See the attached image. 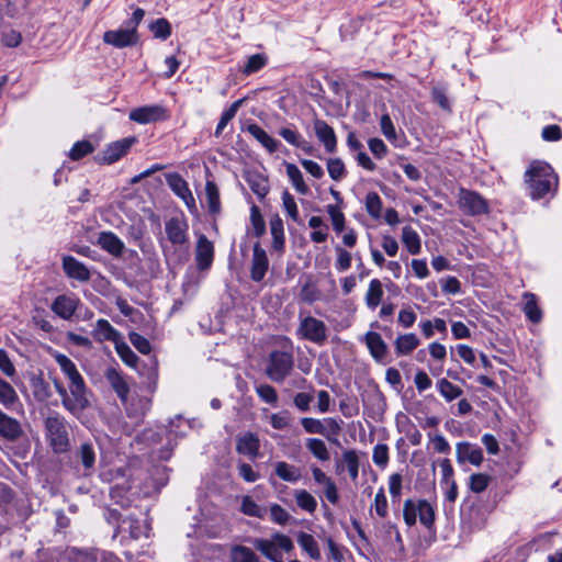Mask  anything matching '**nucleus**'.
I'll return each mask as SVG.
<instances>
[{
    "instance_id": "obj_1",
    "label": "nucleus",
    "mask_w": 562,
    "mask_h": 562,
    "mask_svg": "<svg viewBox=\"0 0 562 562\" xmlns=\"http://www.w3.org/2000/svg\"><path fill=\"white\" fill-rule=\"evenodd\" d=\"M53 358L67 379V385L55 379V390L60 396L64 408L78 417L90 406L89 389L76 363L70 358L60 352H55Z\"/></svg>"
},
{
    "instance_id": "obj_2",
    "label": "nucleus",
    "mask_w": 562,
    "mask_h": 562,
    "mask_svg": "<svg viewBox=\"0 0 562 562\" xmlns=\"http://www.w3.org/2000/svg\"><path fill=\"white\" fill-rule=\"evenodd\" d=\"M525 183L533 200L543 198L558 186V177L551 166L541 160L530 162L524 175Z\"/></svg>"
},
{
    "instance_id": "obj_3",
    "label": "nucleus",
    "mask_w": 562,
    "mask_h": 562,
    "mask_svg": "<svg viewBox=\"0 0 562 562\" xmlns=\"http://www.w3.org/2000/svg\"><path fill=\"white\" fill-rule=\"evenodd\" d=\"M105 378L120 397L121 402L126 406L130 414L143 416L149 411L150 400L147 397L138 398L137 406L135 405L134 400L131 402L128 401L130 386L122 373L115 369H108Z\"/></svg>"
},
{
    "instance_id": "obj_4",
    "label": "nucleus",
    "mask_w": 562,
    "mask_h": 562,
    "mask_svg": "<svg viewBox=\"0 0 562 562\" xmlns=\"http://www.w3.org/2000/svg\"><path fill=\"white\" fill-rule=\"evenodd\" d=\"M252 544L271 562H284L282 551L290 553L294 549L291 538L281 532H274L270 539H254Z\"/></svg>"
},
{
    "instance_id": "obj_5",
    "label": "nucleus",
    "mask_w": 562,
    "mask_h": 562,
    "mask_svg": "<svg viewBox=\"0 0 562 562\" xmlns=\"http://www.w3.org/2000/svg\"><path fill=\"white\" fill-rule=\"evenodd\" d=\"M46 438L49 446L56 453L66 452L69 448V435L67 422L59 414L55 413L45 419Z\"/></svg>"
},
{
    "instance_id": "obj_6",
    "label": "nucleus",
    "mask_w": 562,
    "mask_h": 562,
    "mask_svg": "<svg viewBox=\"0 0 562 562\" xmlns=\"http://www.w3.org/2000/svg\"><path fill=\"white\" fill-rule=\"evenodd\" d=\"M294 359L292 352L274 350L269 355L266 374L277 383L283 382L292 372Z\"/></svg>"
},
{
    "instance_id": "obj_7",
    "label": "nucleus",
    "mask_w": 562,
    "mask_h": 562,
    "mask_svg": "<svg viewBox=\"0 0 562 562\" xmlns=\"http://www.w3.org/2000/svg\"><path fill=\"white\" fill-rule=\"evenodd\" d=\"M297 335L302 339H306L322 346L327 339V327L321 319H317L313 316H302L300 314Z\"/></svg>"
},
{
    "instance_id": "obj_8",
    "label": "nucleus",
    "mask_w": 562,
    "mask_h": 562,
    "mask_svg": "<svg viewBox=\"0 0 562 562\" xmlns=\"http://www.w3.org/2000/svg\"><path fill=\"white\" fill-rule=\"evenodd\" d=\"M458 204L462 212L472 216L483 215L490 212L487 200L477 192L467 189L459 190Z\"/></svg>"
},
{
    "instance_id": "obj_9",
    "label": "nucleus",
    "mask_w": 562,
    "mask_h": 562,
    "mask_svg": "<svg viewBox=\"0 0 562 562\" xmlns=\"http://www.w3.org/2000/svg\"><path fill=\"white\" fill-rule=\"evenodd\" d=\"M135 143L136 138L133 136L113 142L98 155L97 159L101 164L111 165L125 156Z\"/></svg>"
},
{
    "instance_id": "obj_10",
    "label": "nucleus",
    "mask_w": 562,
    "mask_h": 562,
    "mask_svg": "<svg viewBox=\"0 0 562 562\" xmlns=\"http://www.w3.org/2000/svg\"><path fill=\"white\" fill-rule=\"evenodd\" d=\"M103 42L115 48H125L137 44L138 33L128 26L124 29L110 30L103 34Z\"/></svg>"
},
{
    "instance_id": "obj_11",
    "label": "nucleus",
    "mask_w": 562,
    "mask_h": 562,
    "mask_svg": "<svg viewBox=\"0 0 562 562\" xmlns=\"http://www.w3.org/2000/svg\"><path fill=\"white\" fill-rule=\"evenodd\" d=\"M130 120L138 124H149L166 117V110L158 104L135 108L130 112Z\"/></svg>"
},
{
    "instance_id": "obj_12",
    "label": "nucleus",
    "mask_w": 562,
    "mask_h": 562,
    "mask_svg": "<svg viewBox=\"0 0 562 562\" xmlns=\"http://www.w3.org/2000/svg\"><path fill=\"white\" fill-rule=\"evenodd\" d=\"M269 269V259L266 250L260 246L259 243L254 245L252 258L250 265V278L255 282L263 280Z\"/></svg>"
},
{
    "instance_id": "obj_13",
    "label": "nucleus",
    "mask_w": 562,
    "mask_h": 562,
    "mask_svg": "<svg viewBox=\"0 0 562 562\" xmlns=\"http://www.w3.org/2000/svg\"><path fill=\"white\" fill-rule=\"evenodd\" d=\"M301 424L307 434H317V435L326 436L327 438H328L327 427L330 429V431L334 435H338V432L340 430L339 424L334 418H326L324 422H322L316 418L304 417L301 419Z\"/></svg>"
},
{
    "instance_id": "obj_14",
    "label": "nucleus",
    "mask_w": 562,
    "mask_h": 562,
    "mask_svg": "<svg viewBox=\"0 0 562 562\" xmlns=\"http://www.w3.org/2000/svg\"><path fill=\"white\" fill-rule=\"evenodd\" d=\"M167 183L172 192L178 195L189 209L195 207V200L187 181L178 173L167 175Z\"/></svg>"
},
{
    "instance_id": "obj_15",
    "label": "nucleus",
    "mask_w": 562,
    "mask_h": 562,
    "mask_svg": "<svg viewBox=\"0 0 562 562\" xmlns=\"http://www.w3.org/2000/svg\"><path fill=\"white\" fill-rule=\"evenodd\" d=\"M80 300L74 295H58L52 303V311L63 319H70L76 313Z\"/></svg>"
},
{
    "instance_id": "obj_16",
    "label": "nucleus",
    "mask_w": 562,
    "mask_h": 562,
    "mask_svg": "<svg viewBox=\"0 0 562 562\" xmlns=\"http://www.w3.org/2000/svg\"><path fill=\"white\" fill-rule=\"evenodd\" d=\"M168 240L173 245H183L188 240V224L183 218L171 217L165 224Z\"/></svg>"
},
{
    "instance_id": "obj_17",
    "label": "nucleus",
    "mask_w": 562,
    "mask_h": 562,
    "mask_svg": "<svg viewBox=\"0 0 562 562\" xmlns=\"http://www.w3.org/2000/svg\"><path fill=\"white\" fill-rule=\"evenodd\" d=\"M63 269L67 277L78 280L80 282H87L90 280L89 269L75 257L65 256L63 258Z\"/></svg>"
},
{
    "instance_id": "obj_18",
    "label": "nucleus",
    "mask_w": 562,
    "mask_h": 562,
    "mask_svg": "<svg viewBox=\"0 0 562 562\" xmlns=\"http://www.w3.org/2000/svg\"><path fill=\"white\" fill-rule=\"evenodd\" d=\"M213 257L214 247L212 241H210L204 235H201L198 239L195 250V260L199 269H207L212 265Z\"/></svg>"
},
{
    "instance_id": "obj_19",
    "label": "nucleus",
    "mask_w": 562,
    "mask_h": 562,
    "mask_svg": "<svg viewBox=\"0 0 562 562\" xmlns=\"http://www.w3.org/2000/svg\"><path fill=\"white\" fill-rule=\"evenodd\" d=\"M260 441L252 432H246L237 437L236 450L238 453L245 454L250 459L259 456Z\"/></svg>"
},
{
    "instance_id": "obj_20",
    "label": "nucleus",
    "mask_w": 562,
    "mask_h": 562,
    "mask_svg": "<svg viewBox=\"0 0 562 562\" xmlns=\"http://www.w3.org/2000/svg\"><path fill=\"white\" fill-rule=\"evenodd\" d=\"M315 134L321 143H323L326 151L334 153L337 145V138L333 127L325 121L316 120L314 122Z\"/></svg>"
},
{
    "instance_id": "obj_21",
    "label": "nucleus",
    "mask_w": 562,
    "mask_h": 562,
    "mask_svg": "<svg viewBox=\"0 0 562 562\" xmlns=\"http://www.w3.org/2000/svg\"><path fill=\"white\" fill-rule=\"evenodd\" d=\"M363 341L366 342L370 355L376 360L382 361L387 353V346L382 339V336L376 331H368Z\"/></svg>"
},
{
    "instance_id": "obj_22",
    "label": "nucleus",
    "mask_w": 562,
    "mask_h": 562,
    "mask_svg": "<svg viewBox=\"0 0 562 562\" xmlns=\"http://www.w3.org/2000/svg\"><path fill=\"white\" fill-rule=\"evenodd\" d=\"M93 337L100 342L111 341L114 345L122 339V335L103 318L97 321L93 329Z\"/></svg>"
},
{
    "instance_id": "obj_23",
    "label": "nucleus",
    "mask_w": 562,
    "mask_h": 562,
    "mask_svg": "<svg viewBox=\"0 0 562 562\" xmlns=\"http://www.w3.org/2000/svg\"><path fill=\"white\" fill-rule=\"evenodd\" d=\"M22 435L21 424L0 409V436L14 441Z\"/></svg>"
},
{
    "instance_id": "obj_24",
    "label": "nucleus",
    "mask_w": 562,
    "mask_h": 562,
    "mask_svg": "<svg viewBox=\"0 0 562 562\" xmlns=\"http://www.w3.org/2000/svg\"><path fill=\"white\" fill-rule=\"evenodd\" d=\"M457 460L459 463L469 461L473 465H480L483 461V452L480 448L473 447L469 442L457 443Z\"/></svg>"
},
{
    "instance_id": "obj_25",
    "label": "nucleus",
    "mask_w": 562,
    "mask_h": 562,
    "mask_svg": "<svg viewBox=\"0 0 562 562\" xmlns=\"http://www.w3.org/2000/svg\"><path fill=\"white\" fill-rule=\"evenodd\" d=\"M246 131L258 140L270 154L278 150L280 143L271 137L263 128L252 123L249 124Z\"/></svg>"
},
{
    "instance_id": "obj_26",
    "label": "nucleus",
    "mask_w": 562,
    "mask_h": 562,
    "mask_svg": "<svg viewBox=\"0 0 562 562\" xmlns=\"http://www.w3.org/2000/svg\"><path fill=\"white\" fill-rule=\"evenodd\" d=\"M276 475L289 483H296L302 479L301 469L285 461H278L273 464Z\"/></svg>"
},
{
    "instance_id": "obj_27",
    "label": "nucleus",
    "mask_w": 562,
    "mask_h": 562,
    "mask_svg": "<svg viewBox=\"0 0 562 562\" xmlns=\"http://www.w3.org/2000/svg\"><path fill=\"white\" fill-rule=\"evenodd\" d=\"M296 541L312 560L319 561L322 559L319 546L312 535L301 531L296 536Z\"/></svg>"
},
{
    "instance_id": "obj_28",
    "label": "nucleus",
    "mask_w": 562,
    "mask_h": 562,
    "mask_svg": "<svg viewBox=\"0 0 562 562\" xmlns=\"http://www.w3.org/2000/svg\"><path fill=\"white\" fill-rule=\"evenodd\" d=\"M419 344L420 340L413 333L398 335L394 341L395 352L400 356H407L412 353Z\"/></svg>"
},
{
    "instance_id": "obj_29",
    "label": "nucleus",
    "mask_w": 562,
    "mask_h": 562,
    "mask_svg": "<svg viewBox=\"0 0 562 562\" xmlns=\"http://www.w3.org/2000/svg\"><path fill=\"white\" fill-rule=\"evenodd\" d=\"M98 244L102 249L116 257L121 256L124 249L123 241L111 232L101 233L98 238Z\"/></svg>"
},
{
    "instance_id": "obj_30",
    "label": "nucleus",
    "mask_w": 562,
    "mask_h": 562,
    "mask_svg": "<svg viewBox=\"0 0 562 562\" xmlns=\"http://www.w3.org/2000/svg\"><path fill=\"white\" fill-rule=\"evenodd\" d=\"M76 461L81 463L86 475L91 473L95 463V451L91 443L80 445L76 451Z\"/></svg>"
},
{
    "instance_id": "obj_31",
    "label": "nucleus",
    "mask_w": 562,
    "mask_h": 562,
    "mask_svg": "<svg viewBox=\"0 0 562 562\" xmlns=\"http://www.w3.org/2000/svg\"><path fill=\"white\" fill-rule=\"evenodd\" d=\"M285 172L286 176L292 183L295 191L300 194L306 195L310 193V188L305 183L303 173L299 169V167L292 162H285Z\"/></svg>"
},
{
    "instance_id": "obj_32",
    "label": "nucleus",
    "mask_w": 562,
    "mask_h": 562,
    "mask_svg": "<svg viewBox=\"0 0 562 562\" xmlns=\"http://www.w3.org/2000/svg\"><path fill=\"white\" fill-rule=\"evenodd\" d=\"M384 295L382 282L379 279H372L369 282V286L364 296L367 306L370 310H375Z\"/></svg>"
},
{
    "instance_id": "obj_33",
    "label": "nucleus",
    "mask_w": 562,
    "mask_h": 562,
    "mask_svg": "<svg viewBox=\"0 0 562 562\" xmlns=\"http://www.w3.org/2000/svg\"><path fill=\"white\" fill-rule=\"evenodd\" d=\"M402 241L412 255H417L422 250L420 237L411 226H404L402 229Z\"/></svg>"
},
{
    "instance_id": "obj_34",
    "label": "nucleus",
    "mask_w": 562,
    "mask_h": 562,
    "mask_svg": "<svg viewBox=\"0 0 562 562\" xmlns=\"http://www.w3.org/2000/svg\"><path fill=\"white\" fill-rule=\"evenodd\" d=\"M19 403V395L14 387L0 378V404L10 409Z\"/></svg>"
},
{
    "instance_id": "obj_35",
    "label": "nucleus",
    "mask_w": 562,
    "mask_h": 562,
    "mask_svg": "<svg viewBox=\"0 0 562 562\" xmlns=\"http://www.w3.org/2000/svg\"><path fill=\"white\" fill-rule=\"evenodd\" d=\"M294 499L301 509L313 514L317 508V501L316 498L306 490H295L294 491Z\"/></svg>"
},
{
    "instance_id": "obj_36",
    "label": "nucleus",
    "mask_w": 562,
    "mask_h": 562,
    "mask_svg": "<svg viewBox=\"0 0 562 562\" xmlns=\"http://www.w3.org/2000/svg\"><path fill=\"white\" fill-rule=\"evenodd\" d=\"M306 449L319 461H328L330 458L326 443L318 438H308L306 440Z\"/></svg>"
},
{
    "instance_id": "obj_37",
    "label": "nucleus",
    "mask_w": 562,
    "mask_h": 562,
    "mask_svg": "<svg viewBox=\"0 0 562 562\" xmlns=\"http://www.w3.org/2000/svg\"><path fill=\"white\" fill-rule=\"evenodd\" d=\"M525 305H524V312L529 321L532 323H538L541 321L542 313L541 310L538 307L536 295L532 293H525L524 294Z\"/></svg>"
},
{
    "instance_id": "obj_38",
    "label": "nucleus",
    "mask_w": 562,
    "mask_h": 562,
    "mask_svg": "<svg viewBox=\"0 0 562 562\" xmlns=\"http://www.w3.org/2000/svg\"><path fill=\"white\" fill-rule=\"evenodd\" d=\"M436 386L447 402H451L462 395V390L445 378L438 380Z\"/></svg>"
},
{
    "instance_id": "obj_39",
    "label": "nucleus",
    "mask_w": 562,
    "mask_h": 562,
    "mask_svg": "<svg viewBox=\"0 0 562 562\" xmlns=\"http://www.w3.org/2000/svg\"><path fill=\"white\" fill-rule=\"evenodd\" d=\"M231 562H259V558L247 547L234 546L231 550Z\"/></svg>"
},
{
    "instance_id": "obj_40",
    "label": "nucleus",
    "mask_w": 562,
    "mask_h": 562,
    "mask_svg": "<svg viewBox=\"0 0 562 562\" xmlns=\"http://www.w3.org/2000/svg\"><path fill=\"white\" fill-rule=\"evenodd\" d=\"M418 519L426 528H431L435 522V509L425 499H418Z\"/></svg>"
},
{
    "instance_id": "obj_41",
    "label": "nucleus",
    "mask_w": 562,
    "mask_h": 562,
    "mask_svg": "<svg viewBox=\"0 0 562 562\" xmlns=\"http://www.w3.org/2000/svg\"><path fill=\"white\" fill-rule=\"evenodd\" d=\"M205 196L210 212L213 214L218 213L221 210L220 193L216 184L213 181L206 182Z\"/></svg>"
},
{
    "instance_id": "obj_42",
    "label": "nucleus",
    "mask_w": 562,
    "mask_h": 562,
    "mask_svg": "<svg viewBox=\"0 0 562 562\" xmlns=\"http://www.w3.org/2000/svg\"><path fill=\"white\" fill-rule=\"evenodd\" d=\"M383 203L381 198L376 192H369L366 195V210L368 214L374 218L379 220L382 216Z\"/></svg>"
},
{
    "instance_id": "obj_43",
    "label": "nucleus",
    "mask_w": 562,
    "mask_h": 562,
    "mask_svg": "<svg viewBox=\"0 0 562 562\" xmlns=\"http://www.w3.org/2000/svg\"><path fill=\"white\" fill-rule=\"evenodd\" d=\"M241 104H243V100L241 99L237 100V101L233 102L231 104V106L222 113L221 119H220L216 130H215L216 137H218L222 134V132L227 126V124L235 117V115H236L238 109L241 106Z\"/></svg>"
},
{
    "instance_id": "obj_44",
    "label": "nucleus",
    "mask_w": 562,
    "mask_h": 562,
    "mask_svg": "<svg viewBox=\"0 0 562 562\" xmlns=\"http://www.w3.org/2000/svg\"><path fill=\"white\" fill-rule=\"evenodd\" d=\"M31 386L34 397L40 402H45L50 396V389L48 383L41 376H33L31 379Z\"/></svg>"
},
{
    "instance_id": "obj_45",
    "label": "nucleus",
    "mask_w": 562,
    "mask_h": 562,
    "mask_svg": "<svg viewBox=\"0 0 562 562\" xmlns=\"http://www.w3.org/2000/svg\"><path fill=\"white\" fill-rule=\"evenodd\" d=\"M114 346L121 360L128 367L134 368L138 361V357L123 340V338L120 341H117Z\"/></svg>"
},
{
    "instance_id": "obj_46",
    "label": "nucleus",
    "mask_w": 562,
    "mask_h": 562,
    "mask_svg": "<svg viewBox=\"0 0 562 562\" xmlns=\"http://www.w3.org/2000/svg\"><path fill=\"white\" fill-rule=\"evenodd\" d=\"M240 510L243 514L256 518H263L266 514V509L259 506L250 496L241 498Z\"/></svg>"
},
{
    "instance_id": "obj_47",
    "label": "nucleus",
    "mask_w": 562,
    "mask_h": 562,
    "mask_svg": "<svg viewBox=\"0 0 562 562\" xmlns=\"http://www.w3.org/2000/svg\"><path fill=\"white\" fill-rule=\"evenodd\" d=\"M149 30L154 34L156 38L167 40L171 34L170 23L164 19H157L156 21L149 24Z\"/></svg>"
},
{
    "instance_id": "obj_48",
    "label": "nucleus",
    "mask_w": 562,
    "mask_h": 562,
    "mask_svg": "<svg viewBox=\"0 0 562 562\" xmlns=\"http://www.w3.org/2000/svg\"><path fill=\"white\" fill-rule=\"evenodd\" d=\"M326 211L331 220L333 228L336 233H341L345 229V215L340 206L328 204Z\"/></svg>"
},
{
    "instance_id": "obj_49",
    "label": "nucleus",
    "mask_w": 562,
    "mask_h": 562,
    "mask_svg": "<svg viewBox=\"0 0 562 562\" xmlns=\"http://www.w3.org/2000/svg\"><path fill=\"white\" fill-rule=\"evenodd\" d=\"M336 261L335 268L338 272H345L351 267V254L341 246L335 247Z\"/></svg>"
},
{
    "instance_id": "obj_50",
    "label": "nucleus",
    "mask_w": 562,
    "mask_h": 562,
    "mask_svg": "<svg viewBox=\"0 0 562 562\" xmlns=\"http://www.w3.org/2000/svg\"><path fill=\"white\" fill-rule=\"evenodd\" d=\"M342 461L346 464L351 480H356L359 474V457L355 450H346L342 453Z\"/></svg>"
},
{
    "instance_id": "obj_51",
    "label": "nucleus",
    "mask_w": 562,
    "mask_h": 562,
    "mask_svg": "<svg viewBox=\"0 0 562 562\" xmlns=\"http://www.w3.org/2000/svg\"><path fill=\"white\" fill-rule=\"evenodd\" d=\"M279 135L292 146H303V136L292 125L283 126L279 130Z\"/></svg>"
},
{
    "instance_id": "obj_52",
    "label": "nucleus",
    "mask_w": 562,
    "mask_h": 562,
    "mask_svg": "<svg viewBox=\"0 0 562 562\" xmlns=\"http://www.w3.org/2000/svg\"><path fill=\"white\" fill-rule=\"evenodd\" d=\"M491 482V476L485 473H474L470 476L469 487L473 493L484 492Z\"/></svg>"
},
{
    "instance_id": "obj_53",
    "label": "nucleus",
    "mask_w": 562,
    "mask_h": 562,
    "mask_svg": "<svg viewBox=\"0 0 562 562\" xmlns=\"http://www.w3.org/2000/svg\"><path fill=\"white\" fill-rule=\"evenodd\" d=\"M403 517L407 526H414L418 517V501L406 499L403 506Z\"/></svg>"
},
{
    "instance_id": "obj_54",
    "label": "nucleus",
    "mask_w": 562,
    "mask_h": 562,
    "mask_svg": "<svg viewBox=\"0 0 562 562\" xmlns=\"http://www.w3.org/2000/svg\"><path fill=\"white\" fill-rule=\"evenodd\" d=\"M256 393L261 401L271 405H277L279 397L273 386L269 384H259L256 386Z\"/></svg>"
},
{
    "instance_id": "obj_55",
    "label": "nucleus",
    "mask_w": 562,
    "mask_h": 562,
    "mask_svg": "<svg viewBox=\"0 0 562 562\" xmlns=\"http://www.w3.org/2000/svg\"><path fill=\"white\" fill-rule=\"evenodd\" d=\"M372 460L375 465L385 469L389 463V447L385 443H378L373 448Z\"/></svg>"
},
{
    "instance_id": "obj_56",
    "label": "nucleus",
    "mask_w": 562,
    "mask_h": 562,
    "mask_svg": "<svg viewBox=\"0 0 562 562\" xmlns=\"http://www.w3.org/2000/svg\"><path fill=\"white\" fill-rule=\"evenodd\" d=\"M94 150V146L88 140H79L74 144L69 151V157L72 160H78Z\"/></svg>"
},
{
    "instance_id": "obj_57",
    "label": "nucleus",
    "mask_w": 562,
    "mask_h": 562,
    "mask_svg": "<svg viewBox=\"0 0 562 562\" xmlns=\"http://www.w3.org/2000/svg\"><path fill=\"white\" fill-rule=\"evenodd\" d=\"M327 170L329 177L335 180L339 181L346 176V168L341 159L339 158H330L327 161Z\"/></svg>"
},
{
    "instance_id": "obj_58",
    "label": "nucleus",
    "mask_w": 562,
    "mask_h": 562,
    "mask_svg": "<svg viewBox=\"0 0 562 562\" xmlns=\"http://www.w3.org/2000/svg\"><path fill=\"white\" fill-rule=\"evenodd\" d=\"M267 64V57L262 54H255V55H251L244 69H243V72L245 75H250V74H254L258 70H260L261 68H263Z\"/></svg>"
},
{
    "instance_id": "obj_59",
    "label": "nucleus",
    "mask_w": 562,
    "mask_h": 562,
    "mask_svg": "<svg viewBox=\"0 0 562 562\" xmlns=\"http://www.w3.org/2000/svg\"><path fill=\"white\" fill-rule=\"evenodd\" d=\"M282 204H283L284 211L288 214V216L292 221L299 222L300 216H299V209H297L296 202H295L293 195H291L288 191H284L282 193Z\"/></svg>"
},
{
    "instance_id": "obj_60",
    "label": "nucleus",
    "mask_w": 562,
    "mask_h": 562,
    "mask_svg": "<svg viewBox=\"0 0 562 562\" xmlns=\"http://www.w3.org/2000/svg\"><path fill=\"white\" fill-rule=\"evenodd\" d=\"M269 420L273 429L283 430L290 426L291 416L289 412L282 411L279 413L271 414L269 416Z\"/></svg>"
},
{
    "instance_id": "obj_61",
    "label": "nucleus",
    "mask_w": 562,
    "mask_h": 562,
    "mask_svg": "<svg viewBox=\"0 0 562 562\" xmlns=\"http://www.w3.org/2000/svg\"><path fill=\"white\" fill-rule=\"evenodd\" d=\"M319 296L321 292L313 282H306L300 292V299L308 304L317 301Z\"/></svg>"
},
{
    "instance_id": "obj_62",
    "label": "nucleus",
    "mask_w": 562,
    "mask_h": 562,
    "mask_svg": "<svg viewBox=\"0 0 562 562\" xmlns=\"http://www.w3.org/2000/svg\"><path fill=\"white\" fill-rule=\"evenodd\" d=\"M270 518L278 525H285L290 520L291 516L279 504H272L270 506Z\"/></svg>"
},
{
    "instance_id": "obj_63",
    "label": "nucleus",
    "mask_w": 562,
    "mask_h": 562,
    "mask_svg": "<svg viewBox=\"0 0 562 562\" xmlns=\"http://www.w3.org/2000/svg\"><path fill=\"white\" fill-rule=\"evenodd\" d=\"M373 507L375 513L381 517L384 518L387 515V499L384 493L383 487H381L374 497Z\"/></svg>"
},
{
    "instance_id": "obj_64",
    "label": "nucleus",
    "mask_w": 562,
    "mask_h": 562,
    "mask_svg": "<svg viewBox=\"0 0 562 562\" xmlns=\"http://www.w3.org/2000/svg\"><path fill=\"white\" fill-rule=\"evenodd\" d=\"M417 316L411 307H403L397 316L398 324L404 328H409L414 325Z\"/></svg>"
}]
</instances>
